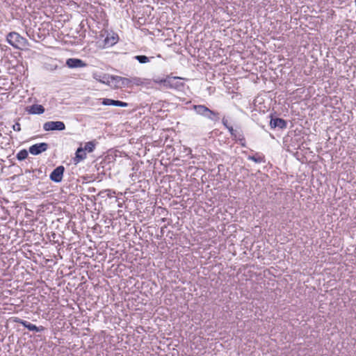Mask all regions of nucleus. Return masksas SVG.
Returning a JSON list of instances; mask_svg holds the SVG:
<instances>
[{
  "mask_svg": "<svg viewBox=\"0 0 356 356\" xmlns=\"http://www.w3.org/2000/svg\"><path fill=\"white\" fill-rule=\"evenodd\" d=\"M98 145L99 142L96 139L84 143H81L75 152V156L73 158L74 163L78 164L84 161L87 158V154L92 153Z\"/></svg>",
  "mask_w": 356,
  "mask_h": 356,
  "instance_id": "f257e3e1",
  "label": "nucleus"
},
{
  "mask_svg": "<svg viewBox=\"0 0 356 356\" xmlns=\"http://www.w3.org/2000/svg\"><path fill=\"white\" fill-rule=\"evenodd\" d=\"M7 42L17 49H23L29 45L28 40L17 32H10L6 37Z\"/></svg>",
  "mask_w": 356,
  "mask_h": 356,
  "instance_id": "f03ea898",
  "label": "nucleus"
},
{
  "mask_svg": "<svg viewBox=\"0 0 356 356\" xmlns=\"http://www.w3.org/2000/svg\"><path fill=\"white\" fill-rule=\"evenodd\" d=\"M301 135H286L283 138V144L284 147L288 149L291 147L293 149H300L303 146L304 142L302 141Z\"/></svg>",
  "mask_w": 356,
  "mask_h": 356,
  "instance_id": "7ed1b4c3",
  "label": "nucleus"
},
{
  "mask_svg": "<svg viewBox=\"0 0 356 356\" xmlns=\"http://www.w3.org/2000/svg\"><path fill=\"white\" fill-rule=\"evenodd\" d=\"M222 123L230 134L238 131L239 124L231 115L224 116Z\"/></svg>",
  "mask_w": 356,
  "mask_h": 356,
  "instance_id": "20e7f679",
  "label": "nucleus"
},
{
  "mask_svg": "<svg viewBox=\"0 0 356 356\" xmlns=\"http://www.w3.org/2000/svg\"><path fill=\"white\" fill-rule=\"evenodd\" d=\"M14 322L22 325L24 327L28 329L29 331H33L35 332H40L45 330V327L43 326H36L34 324H32L31 323L23 320L22 318H19L18 317H15L14 318Z\"/></svg>",
  "mask_w": 356,
  "mask_h": 356,
  "instance_id": "39448f33",
  "label": "nucleus"
},
{
  "mask_svg": "<svg viewBox=\"0 0 356 356\" xmlns=\"http://www.w3.org/2000/svg\"><path fill=\"white\" fill-rule=\"evenodd\" d=\"M65 128V124L61 121H49L44 124V131H63Z\"/></svg>",
  "mask_w": 356,
  "mask_h": 356,
  "instance_id": "423d86ee",
  "label": "nucleus"
},
{
  "mask_svg": "<svg viewBox=\"0 0 356 356\" xmlns=\"http://www.w3.org/2000/svg\"><path fill=\"white\" fill-rule=\"evenodd\" d=\"M49 148V144L47 143H35L29 148V152L31 154L36 156L47 151Z\"/></svg>",
  "mask_w": 356,
  "mask_h": 356,
  "instance_id": "0eeeda50",
  "label": "nucleus"
},
{
  "mask_svg": "<svg viewBox=\"0 0 356 356\" xmlns=\"http://www.w3.org/2000/svg\"><path fill=\"white\" fill-rule=\"evenodd\" d=\"M64 172L65 167L63 165H59L54 168L51 172L49 179L55 183H60L62 181Z\"/></svg>",
  "mask_w": 356,
  "mask_h": 356,
  "instance_id": "6e6552de",
  "label": "nucleus"
},
{
  "mask_svg": "<svg viewBox=\"0 0 356 356\" xmlns=\"http://www.w3.org/2000/svg\"><path fill=\"white\" fill-rule=\"evenodd\" d=\"M66 65L70 68H81L86 67L87 65L79 58H68L66 60Z\"/></svg>",
  "mask_w": 356,
  "mask_h": 356,
  "instance_id": "1a4fd4ad",
  "label": "nucleus"
},
{
  "mask_svg": "<svg viewBox=\"0 0 356 356\" xmlns=\"http://www.w3.org/2000/svg\"><path fill=\"white\" fill-rule=\"evenodd\" d=\"M286 124V121L280 118H272L270 121V126L272 129H282L285 128Z\"/></svg>",
  "mask_w": 356,
  "mask_h": 356,
  "instance_id": "9d476101",
  "label": "nucleus"
},
{
  "mask_svg": "<svg viewBox=\"0 0 356 356\" xmlns=\"http://www.w3.org/2000/svg\"><path fill=\"white\" fill-rule=\"evenodd\" d=\"M102 104L105 106H120V107H127L128 106V104L124 102H121L119 100H114L111 99H103Z\"/></svg>",
  "mask_w": 356,
  "mask_h": 356,
  "instance_id": "9b49d317",
  "label": "nucleus"
},
{
  "mask_svg": "<svg viewBox=\"0 0 356 356\" xmlns=\"http://www.w3.org/2000/svg\"><path fill=\"white\" fill-rule=\"evenodd\" d=\"M29 114H42L44 112V108L40 104H33L26 108Z\"/></svg>",
  "mask_w": 356,
  "mask_h": 356,
  "instance_id": "f8f14e48",
  "label": "nucleus"
},
{
  "mask_svg": "<svg viewBox=\"0 0 356 356\" xmlns=\"http://www.w3.org/2000/svg\"><path fill=\"white\" fill-rule=\"evenodd\" d=\"M177 79H180L179 77H168L167 79H163L161 80V82H163L164 86L170 88H177L179 87V84L177 83H174L175 80Z\"/></svg>",
  "mask_w": 356,
  "mask_h": 356,
  "instance_id": "ddd939ff",
  "label": "nucleus"
},
{
  "mask_svg": "<svg viewBox=\"0 0 356 356\" xmlns=\"http://www.w3.org/2000/svg\"><path fill=\"white\" fill-rule=\"evenodd\" d=\"M193 109L195 111V113L200 115H202V117L205 118L207 116V114L209 111V108H207L204 105H194Z\"/></svg>",
  "mask_w": 356,
  "mask_h": 356,
  "instance_id": "4468645a",
  "label": "nucleus"
},
{
  "mask_svg": "<svg viewBox=\"0 0 356 356\" xmlns=\"http://www.w3.org/2000/svg\"><path fill=\"white\" fill-rule=\"evenodd\" d=\"M248 159L257 163H264L266 161L265 156L259 153H256L254 155H248Z\"/></svg>",
  "mask_w": 356,
  "mask_h": 356,
  "instance_id": "2eb2a0df",
  "label": "nucleus"
},
{
  "mask_svg": "<svg viewBox=\"0 0 356 356\" xmlns=\"http://www.w3.org/2000/svg\"><path fill=\"white\" fill-rule=\"evenodd\" d=\"M206 118L212 122H218L220 118V113L217 111H212L210 109Z\"/></svg>",
  "mask_w": 356,
  "mask_h": 356,
  "instance_id": "dca6fc26",
  "label": "nucleus"
},
{
  "mask_svg": "<svg viewBox=\"0 0 356 356\" xmlns=\"http://www.w3.org/2000/svg\"><path fill=\"white\" fill-rule=\"evenodd\" d=\"M118 41V35L117 34H113L111 37L107 36L104 40L105 44L108 46L114 45Z\"/></svg>",
  "mask_w": 356,
  "mask_h": 356,
  "instance_id": "f3484780",
  "label": "nucleus"
},
{
  "mask_svg": "<svg viewBox=\"0 0 356 356\" xmlns=\"http://www.w3.org/2000/svg\"><path fill=\"white\" fill-rule=\"evenodd\" d=\"M94 79L97 81H99L102 83H108L110 77L106 74H103L102 76L95 74L93 75Z\"/></svg>",
  "mask_w": 356,
  "mask_h": 356,
  "instance_id": "a211bd4d",
  "label": "nucleus"
},
{
  "mask_svg": "<svg viewBox=\"0 0 356 356\" xmlns=\"http://www.w3.org/2000/svg\"><path fill=\"white\" fill-rule=\"evenodd\" d=\"M29 151L25 149L20 150L16 155V158L18 161H24L28 157Z\"/></svg>",
  "mask_w": 356,
  "mask_h": 356,
  "instance_id": "6ab92c4d",
  "label": "nucleus"
},
{
  "mask_svg": "<svg viewBox=\"0 0 356 356\" xmlns=\"http://www.w3.org/2000/svg\"><path fill=\"white\" fill-rule=\"evenodd\" d=\"M134 58L141 64H145L149 62V58L145 55H138L134 56Z\"/></svg>",
  "mask_w": 356,
  "mask_h": 356,
  "instance_id": "aec40b11",
  "label": "nucleus"
},
{
  "mask_svg": "<svg viewBox=\"0 0 356 356\" xmlns=\"http://www.w3.org/2000/svg\"><path fill=\"white\" fill-rule=\"evenodd\" d=\"M132 82H133L132 80H131L128 78L123 77L122 81H121V83L119 87L120 88L129 87Z\"/></svg>",
  "mask_w": 356,
  "mask_h": 356,
  "instance_id": "412c9836",
  "label": "nucleus"
},
{
  "mask_svg": "<svg viewBox=\"0 0 356 356\" xmlns=\"http://www.w3.org/2000/svg\"><path fill=\"white\" fill-rule=\"evenodd\" d=\"M110 78L111 80L115 81V83L118 87L120 86V85L121 83V81H122V79H123V77L120 76H111Z\"/></svg>",
  "mask_w": 356,
  "mask_h": 356,
  "instance_id": "4be33fe9",
  "label": "nucleus"
},
{
  "mask_svg": "<svg viewBox=\"0 0 356 356\" xmlns=\"http://www.w3.org/2000/svg\"><path fill=\"white\" fill-rule=\"evenodd\" d=\"M239 136H241V135H239ZM234 139L236 141H238L241 146L245 147V140L243 135H241V136H242L241 138L239 137L238 138H237V137H236L237 135H234Z\"/></svg>",
  "mask_w": 356,
  "mask_h": 356,
  "instance_id": "5701e85b",
  "label": "nucleus"
},
{
  "mask_svg": "<svg viewBox=\"0 0 356 356\" xmlns=\"http://www.w3.org/2000/svg\"><path fill=\"white\" fill-rule=\"evenodd\" d=\"M168 138H169V136L168 135H165V141L163 143V145H165L167 148H171L172 147V145L170 144V143H168Z\"/></svg>",
  "mask_w": 356,
  "mask_h": 356,
  "instance_id": "b1692460",
  "label": "nucleus"
},
{
  "mask_svg": "<svg viewBox=\"0 0 356 356\" xmlns=\"http://www.w3.org/2000/svg\"><path fill=\"white\" fill-rule=\"evenodd\" d=\"M13 129L15 131H20V124L19 123H15L13 125Z\"/></svg>",
  "mask_w": 356,
  "mask_h": 356,
  "instance_id": "393cba45",
  "label": "nucleus"
},
{
  "mask_svg": "<svg viewBox=\"0 0 356 356\" xmlns=\"http://www.w3.org/2000/svg\"><path fill=\"white\" fill-rule=\"evenodd\" d=\"M133 81H134V83H136V84H137V85H138V84H139V82H140V79H138V78H134V79H133Z\"/></svg>",
  "mask_w": 356,
  "mask_h": 356,
  "instance_id": "a878e982",
  "label": "nucleus"
},
{
  "mask_svg": "<svg viewBox=\"0 0 356 356\" xmlns=\"http://www.w3.org/2000/svg\"><path fill=\"white\" fill-rule=\"evenodd\" d=\"M17 168H18V169H19V172L18 173V175H22L23 174V173H22V168H19V167H18V166H17Z\"/></svg>",
  "mask_w": 356,
  "mask_h": 356,
  "instance_id": "bb28decb",
  "label": "nucleus"
},
{
  "mask_svg": "<svg viewBox=\"0 0 356 356\" xmlns=\"http://www.w3.org/2000/svg\"><path fill=\"white\" fill-rule=\"evenodd\" d=\"M161 79H159V80H155V82H156V83H163V82H161Z\"/></svg>",
  "mask_w": 356,
  "mask_h": 356,
  "instance_id": "cd10ccee",
  "label": "nucleus"
},
{
  "mask_svg": "<svg viewBox=\"0 0 356 356\" xmlns=\"http://www.w3.org/2000/svg\"><path fill=\"white\" fill-rule=\"evenodd\" d=\"M30 172H31V171L29 170H25V173H30Z\"/></svg>",
  "mask_w": 356,
  "mask_h": 356,
  "instance_id": "c85d7f7f",
  "label": "nucleus"
}]
</instances>
